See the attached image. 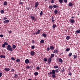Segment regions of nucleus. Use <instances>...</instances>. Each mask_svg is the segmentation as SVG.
<instances>
[{
  "mask_svg": "<svg viewBox=\"0 0 80 80\" xmlns=\"http://www.w3.org/2000/svg\"><path fill=\"white\" fill-rule=\"evenodd\" d=\"M50 74H52V76L53 78H56L55 76V70H52V72H50Z\"/></svg>",
  "mask_w": 80,
  "mask_h": 80,
  "instance_id": "obj_1",
  "label": "nucleus"
},
{
  "mask_svg": "<svg viewBox=\"0 0 80 80\" xmlns=\"http://www.w3.org/2000/svg\"><path fill=\"white\" fill-rule=\"evenodd\" d=\"M7 49V50H9V51L10 52H12V51H13L12 48L10 45H8Z\"/></svg>",
  "mask_w": 80,
  "mask_h": 80,
  "instance_id": "obj_2",
  "label": "nucleus"
},
{
  "mask_svg": "<svg viewBox=\"0 0 80 80\" xmlns=\"http://www.w3.org/2000/svg\"><path fill=\"white\" fill-rule=\"evenodd\" d=\"M9 22H10V20H6L3 22V23L4 24H6V23H8Z\"/></svg>",
  "mask_w": 80,
  "mask_h": 80,
  "instance_id": "obj_3",
  "label": "nucleus"
},
{
  "mask_svg": "<svg viewBox=\"0 0 80 80\" xmlns=\"http://www.w3.org/2000/svg\"><path fill=\"white\" fill-rule=\"evenodd\" d=\"M39 5V3H38V2H36L35 3V8H37L38 7V5Z\"/></svg>",
  "mask_w": 80,
  "mask_h": 80,
  "instance_id": "obj_4",
  "label": "nucleus"
},
{
  "mask_svg": "<svg viewBox=\"0 0 80 80\" xmlns=\"http://www.w3.org/2000/svg\"><path fill=\"white\" fill-rule=\"evenodd\" d=\"M52 58H49V59H48V63L49 64H50V63H51V61H52Z\"/></svg>",
  "mask_w": 80,
  "mask_h": 80,
  "instance_id": "obj_5",
  "label": "nucleus"
},
{
  "mask_svg": "<svg viewBox=\"0 0 80 80\" xmlns=\"http://www.w3.org/2000/svg\"><path fill=\"white\" fill-rule=\"evenodd\" d=\"M40 30H38L36 32V33H35H35L36 34V35H38L40 34Z\"/></svg>",
  "mask_w": 80,
  "mask_h": 80,
  "instance_id": "obj_6",
  "label": "nucleus"
},
{
  "mask_svg": "<svg viewBox=\"0 0 80 80\" xmlns=\"http://www.w3.org/2000/svg\"><path fill=\"white\" fill-rule=\"evenodd\" d=\"M25 63L27 64H28L29 63V60L28 59H27L25 60Z\"/></svg>",
  "mask_w": 80,
  "mask_h": 80,
  "instance_id": "obj_7",
  "label": "nucleus"
},
{
  "mask_svg": "<svg viewBox=\"0 0 80 80\" xmlns=\"http://www.w3.org/2000/svg\"><path fill=\"white\" fill-rule=\"evenodd\" d=\"M10 69L9 68H4V70H5V71H6V72H8L10 71Z\"/></svg>",
  "mask_w": 80,
  "mask_h": 80,
  "instance_id": "obj_8",
  "label": "nucleus"
},
{
  "mask_svg": "<svg viewBox=\"0 0 80 80\" xmlns=\"http://www.w3.org/2000/svg\"><path fill=\"white\" fill-rule=\"evenodd\" d=\"M50 49L51 50H54V49H55V48L53 46H50Z\"/></svg>",
  "mask_w": 80,
  "mask_h": 80,
  "instance_id": "obj_9",
  "label": "nucleus"
},
{
  "mask_svg": "<svg viewBox=\"0 0 80 80\" xmlns=\"http://www.w3.org/2000/svg\"><path fill=\"white\" fill-rule=\"evenodd\" d=\"M30 54L31 55H34V54H35V52L33 51H32L31 52Z\"/></svg>",
  "mask_w": 80,
  "mask_h": 80,
  "instance_id": "obj_10",
  "label": "nucleus"
},
{
  "mask_svg": "<svg viewBox=\"0 0 80 80\" xmlns=\"http://www.w3.org/2000/svg\"><path fill=\"white\" fill-rule=\"evenodd\" d=\"M70 22H71V23H75V20L73 19H71Z\"/></svg>",
  "mask_w": 80,
  "mask_h": 80,
  "instance_id": "obj_11",
  "label": "nucleus"
},
{
  "mask_svg": "<svg viewBox=\"0 0 80 80\" xmlns=\"http://www.w3.org/2000/svg\"><path fill=\"white\" fill-rule=\"evenodd\" d=\"M0 57L2 58H5V57H6L5 55H1L0 56Z\"/></svg>",
  "mask_w": 80,
  "mask_h": 80,
  "instance_id": "obj_12",
  "label": "nucleus"
},
{
  "mask_svg": "<svg viewBox=\"0 0 80 80\" xmlns=\"http://www.w3.org/2000/svg\"><path fill=\"white\" fill-rule=\"evenodd\" d=\"M58 60L59 62L60 63H62V62H63V60H62V59L61 58H60Z\"/></svg>",
  "mask_w": 80,
  "mask_h": 80,
  "instance_id": "obj_13",
  "label": "nucleus"
},
{
  "mask_svg": "<svg viewBox=\"0 0 80 80\" xmlns=\"http://www.w3.org/2000/svg\"><path fill=\"white\" fill-rule=\"evenodd\" d=\"M54 56H55L54 54H51L50 56L51 58H52L53 57H54Z\"/></svg>",
  "mask_w": 80,
  "mask_h": 80,
  "instance_id": "obj_14",
  "label": "nucleus"
},
{
  "mask_svg": "<svg viewBox=\"0 0 80 80\" xmlns=\"http://www.w3.org/2000/svg\"><path fill=\"white\" fill-rule=\"evenodd\" d=\"M53 8H58L59 7H58V5H54L53 6Z\"/></svg>",
  "mask_w": 80,
  "mask_h": 80,
  "instance_id": "obj_15",
  "label": "nucleus"
},
{
  "mask_svg": "<svg viewBox=\"0 0 80 80\" xmlns=\"http://www.w3.org/2000/svg\"><path fill=\"white\" fill-rule=\"evenodd\" d=\"M30 18H32V20H34V19H35L34 17H33V16H32V15H31L30 16Z\"/></svg>",
  "mask_w": 80,
  "mask_h": 80,
  "instance_id": "obj_16",
  "label": "nucleus"
},
{
  "mask_svg": "<svg viewBox=\"0 0 80 80\" xmlns=\"http://www.w3.org/2000/svg\"><path fill=\"white\" fill-rule=\"evenodd\" d=\"M73 5V4L71 2H69V3L68 6L69 7H72Z\"/></svg>",
  "mask_w": 80,
  "mask_h": 80,
  "instance_id": "obj_17",
  "label": "nucleus"
},
{
  "mask_svg": "<svg viewBox=\"0 0 80 80\" xmlns=\"http://www.w3.org/2000/svg\"><path fill=\"white\" fill-rule=\"evenodd\" d=\"M3 5L4 6H6L7 5V2L6 1H5L3 3Z\"/></svg>",
  "mask_w": 80,
  "mask_h": 80,
  "instance_id": "obj_18",
  "label": "nucleus"
},
{
  "mask_svg": "<svg viewBox=\"0 0 80 80\" xmlns=\"http://www.w3.org/2000/svg\"><path fill=\"white\" fill-rule=\"evenodd\" d=\"M55 72H56L57 73H58V72H59V70H58V69H56L55 70Z\"/></svg>",
  "mask_w": 80,
  "mask_h": 80,
  "instance_id": "obj_19",
  "label": "nucleus"
},
{
  "mask_svg": "<svg viewBox=\"0 0 80 80\" xmlns=\"http://www.w3.org/2000/svg\"><path fill=\"white\" fill-rule=\"evenodd\" d=\"M54 13L55 14H57L58 13V10H55L54 11Z\"/></svg>",
  "mask_w": 80,
  "mask_h": 80,
  "instance_id": "obj_20",
  "label": "nucleus"
},
{
  "mask_svg": "<svg viewBox=\"0 0 80 80\" xmlns=\"http://www.w3.org/2000/svg\"><path fill=\"white\" fill-rule=\"evenodd\" d=\"M58 51L57 50H54L53 52V53H58Z\"/></svg>",
  "mask_w": 80,
  "mask_h": 80,
  "instance_id": "obj_21",
  "label": "nucleus"
},
{
  "mask_svg": "<svg viewBox=\"0 0 80 80\" xmlns=\"http://www.w3.org/2000/svg\"><path fill=\"white\" fill-rule=\"evenodd\" d=\"M40 42L41 43H43L44 42H45V41L43 40H41Z\"/></svg>",
  "mask_w": 80,
  "mask_h": 80,
  "instance_id": "obj_22",
  "label": "nucleus"
},
{
  "mask_svg": "<svg viewBox=\"0 0 80 80\" xmlns=\"http://www.w3.org/2000/svg\"><path fill=\"white\" fill-rule=\"evenodd\" d=\"M70 37L69 36H67L66 37L67 40H69L70 39Z\"/></svg>",
  "mask_w": 80,
  "mask_h": 80,
  "instance_id": "obj_23",
  "label": "nucleus"
},
{
  "mask_svg": "<svg viewBox=\"0 0 80 80\" xmlns=\"http://www.w3.org/2000/svg\"><path fill=\"white\" fill-rule=\"evenodd\" d=\"M76 33H80V30H77L75 32Z\"/></svg>",
  "mask_w": 80,
  "mask_h": 80,
  "instance_id": "obj_24",
  "label": "nucleus"
},
{
  "mask_svg": "<svg viewBox=\"0 0 80 80\" xmlns=\"http://www.w3.org/2000/svg\"><path fill=\"white\" fill-rule=\"evenodd\" d=\"M38 75V73L37 72H34V75L36 76V75Z\"/></svg>",
  "mask_w": 80,
  "mask_h": 80,
  "instance_id": "obj_25",
  "label": "nucleus"
},
{
  "mask_svg": "<svg viewBox=\"0 0 80 80\" xmlns=\"http://www.w3.org/2000/svg\"><path fill=\"white\" fill-rule=\"evenodd\" d=\"M42 36L44 37H47V35L43 33L42 35Z\"/></svg>",
  "mask_w": 80,
  "mask_h": 80,
  "instance_id": "obj_26",
  "label": "nucleus"
},
{
  "mask_svg": "<svg viewBox=\"0 0 80 80\" xmlns=\"http://www.w3.org/2000/svg\"><path fill=\"white\" fill-rule=\"evenodd\" d=\"M56 27V25L55 24H53L52 26L53 28H55Z\"/></svg>",
  "mask_w": 80,
  "mask_h": 80,
  "instance_id": "obj_27",
  "label": "nucleus"
},
{
  "mask_svg": "<svg viewBox=\"0 0 80 80\" xmlns=\"http://www.w3.org/2000/svg\"><path fill=\"white\" fill-rule=\"evenodd\" d=\"M16 62H20V59H17L16 60Z\"/></svg>",
  "mask_w": 80,
  "mask_h": 80,
  "instance_id": "obj_28",
  "label": "nucleus"
},
{
  "mask_svg": "<svg viewBox=\"0 0 80 80\" xmlns=\"http://www.w3.org/2000/svg\"><path fill=\"white\" fill-rule=\"evenodd\" d=\"M49 7L50 9H52L53 8V6L52 5L49 6Z\"/></svg>",
  "mask_w": 80,
  "mask_h": 80,
  "instance_id": "obj_29",
  "label": "nucleus"
},
{
  "mask_svg": "<svg viewBox=\"0 0 80 80\" xmlns=\"http://www.w3.org/2000/svg\"><path fill=\"white\" fill-rule=\"evenodd\" d=\"M59 2L60 3H63V0H59Z\"/></svg>",
  "mask_w": 80,
  "mask_h": 80,
  "instance_id": "obj_30",
  "label": "nucleus"
},
{
  "mask_svg": "<svg viewBox=\"0 0 80 80\" xmlns=\"http://www.w3.org/2000/svg\"><path fill=\"white\" fill-rule=\"evenodd\" d=\"M26 9L27 10H31V9L30 8V7H28V8L27 7H26Z\"/></svg>",
  "mask_w": 80,
  "mask_h": 80,
  "instance_id": "obj_31",
  "label": "nucleus"
},
{
  "mask_svg": "<svg viewBox=\"0 0 80 80\" xmlns=\"http://www.w3.org/2000/svg\"><path fill=\"white\" fill-rule=\"evenodd\" d=\"M43 15V11H41V12L40 13V15L42 16Z\"/></svg>",
  "mask_w": 80,
  "mask_h": 80,
  "instance_id": "obj_32",
  "label": "nucleus"
},
{
  "mask_svg": "<svg viewBox=\"0 0 80 80\" xmlns=\"http://www.w3.org/2000/svg\"><path fill=\"white\" fill-rule=\"evenodd\" d=\"M18 77V75H17V74H15L14 76V78H17Z\"/></svg>",
  "mask_w": 80,
  "mask_h": 80,
  "instance_id": "obj_33",
  "label": "nucleus"
},
{
  "mask_svg": "<svg viewBox=\"0 0 80 80\" xmlns=\"http://www.w3.org/2000/svg\"><path fill=\"white\" fill-rule=\"evenodd\" d=\"M4 44L5 45H6V46H7L8 45V43H7V42H4Z\"/></svg>",
  "mask_w": 80,
  "mask_h": 80,
  "instance_id": "obj_34",
  "label": "nucleus"
},
{
  "mask_svg": "<svg viewBox=\"0 0 80 80\" xmlns=\"http://www.w3.org/2000/svg\"><path fill=\"white\" fill-rule=\"evenodd\" d=\"M15 48H16V46H15V45H12V48H14V49H15Z\"/></svg>",
  "mask_w": 80,
  "mask_h": 80,
  "instance_id": "obj_35",
  "label": "nucleus"
},
{
  "mask_svg": "<svg viewBox=\"0 0 80 80\" xmlns=\"http://www.w3.org/2000/svg\"><path fill=\"white\" fill-rule=\"evenodd\" d=\"M70 48H68L66 49V51L67 52H68V51H70Z\"/></svg>",
  "mask_w": 80,
  "mask_h": 80,
  "instance_id": "obj_36",
  "label": "nucleus"
},
{
  "mask_svg": "<svg viewBox=\"0 0 80 80\" xmlns=\"http://www.w3.org/2000/svg\"><path fill=\"white\" fill-rule=\"evenodd\" d=\"M44 62H47V58H45L44 59Z\"/></svg>",
  "mask_w": 80,
  "mask_h": 80,
  "instance_id": "obj_37",
  "label": "nucleus"
},
{
  "mask_svg": "<svg viewBox=\"0 0 80 80\" xmlns=\"http://www.w3.org/2000/svg\"><path fill=\"white\" fill-rule=\"evenodd\" d=\"M2 47H3V48H5V47H6L5 46V45L4 44H3L2 45Z\"/></svg>",
  "mask_w": 80,
  "mask_h": 80,
  "instance_id": "obj_38",
  "label": "nucleus"
},
{
  "mask_svg": "<svg viewBox=\"0 0 80 80\" xmlns=\"http://www.w3.org/2000/svg\"><path fill=\"white\" fill-rule=\"evenodd\" d=\"M54 68H58V66H54Z\"/></svg>",
  "mask_w": 80,
  "mask_h": 80,
  "instance_id": "obj_39",
  "label": "nucleus"
},
{
  "mask_svg": "<svg viewBox=\"0 0 80 80\" xmlns=\"http://www.w3.org/2000/svg\"><path fill=\"white\" fill-rule=\"evenodd\" d=\"M19 4H20V5H23V2H19Z\"/></svg>",
  "mask_w": 80,
  "mask_h": 80,
  "instance_id": "obj_40",
  "label": "nucleus"
},
{
  "mask_svg": "<svg viewBox=\"0 0 80 80\" xmlns=\"http://www.w3.org/2000/svg\"><path fill=\"white\" fill-rule=\"evenodd\" d=\"M72 55V53H70L68 55V57H71Z\"/></svg>",
  "mask_w": 80,
  "mask_h": 80,
  "instance_id": "obj_41",
  "label": "nucleus"
},
{
  "mask_svg": "<svg viewBox=\"0 0 80 80\" xmlns=\"http://www.w3.org/2000/svg\"><path fill=\"white\" fill-rule=\"evenodd\" d=\"M11 59L12 60H14V61L15 60V58H13V57L11 58Z\"/></svg>",
  "mask_w": 80,
  "mask_h": 80,
  "instance_id": "obj_42",
  "label": "nucleus"
},
{
  "mask_svg": "<svg viewBox=\"0 0 80 80\" xmlns=\"http://www.w3.org/2000/svg\"><path fill=\"white\" fill-rule=\"evenodd\" d=\"M1 13H4V11L3 10H2L1 11Z\"/></svg>",
  "mask_w": 80,
  "mask_h": 80,
  "instance_id": "obj_43",
  "label": "nucleus"
},
{
  "mask_svg": "<svg viewBox=\"0 0 80 80\" xmlns=\"http://www.w3.org/2000/svg\"><path fill=\"white\" fill-rule=\"evenodd\" d=\"M68 75H70L71 76V75H72V74L71 73V72H69Z\"/></svg>",
  "mask_w": 80,
  "mask_h": 80,
  "instance_id": "obj_44",
  "label": "nucleus"
},
{
  "mask_svg": "<svg viewBox=\"0 0 80 80\" xmlns=\"http://www.w3.org/2000/svg\"><path fill=\"white\" fill-rule=\"evenodd\" d=\"M50 48H47V50L48 51H50Z\"/></svg>",
  "mask_w": 80,
  "mask_h": 80,
  "instance_id": "obj_45",
  "label": "nucleus"
},
{
  "mask_svg": "<svg viewBox=\"0 0 80 80\" xmlns=\"http://www.w3.org/2000/svg\"><path fill=\"white\" fill-rule=\"evenodd\" d=\"M54 2H55V1H54V0H52V1H51V3H54Z\"/></svg>",
  "mask_w": 80,
  "mask_h": 80,
  "instance_id": "obj_46",
  "label": "nucleus"
},
{
  "mask_svg": "<svg viewBox=\"0 0 80 80\" xmlns=\"http://www.w3.org/2000/svg\"><path fill=\"white\" fill-rule=\"evenodd\" d=\"M73 57H74V58L75 59V58H76L77 57V56H75V55H73Z\"/></svg>",
  "mask_w": 80,
  "mask_h": 80,
  "instance_id": "obj_47",
  "label": "nucleus"
},
{
  "mask_svg": "<svg viewBox=\"0 0 80 80\" xmlns=\"http://www.w3.org/2000/svg\"><path fill=\"white\" fill-rule=\"evenodd\" d=\"M7 18H3L2 19V20H7Z\"/></svg>",
  "mask_w": 80,
  "mask_h": 80,
  "instance_id": "obj_48",
  "label": "nucleus"
},
{
  "mask_svg": "<svg viewBox=\"0 0 80 80\" xmlns=\"http://www.w3.org/2000/svg\"><path fill=\"white\" fill-rule=\"evenodd\" d=\"M2 75H3V74H2V73L0 72V77H1L2 76Z\"/></svg>",
  "mask_w": 80,
  "mask_h": 80,
  "instance_id": "obj_49",
  "label": "nucleus"
},
{
  "mask_svg": "<svg viewBox=\"0 0 80 80\" xmlns=\"http://www.w3.org/2000/svg\"><path fill=\"white\" fill-rule=\"evenodd\" d=\"M32 49H34V48H35V46H32Z\"/></svg>",
  "mask_w": 80,
  "mask_h": 80,
  "instance_id": "obj_50",
  "label": "nucleus"
},
{
  "mask_svg": "<svg viewBox=\"0 0 80 80\" xmlns=\"http://www.w3.org/2000/svg\"><path fill=\"white\" fill-rule=\"evenodd\" d=\"M30 68V67L29 66H28L27 67H26V68H27V69H29V68Z\"/></svg>",
  "mask_w": 80,
  "mask_h": 80,
  "instance_id": "obj_51",
  "label": "nucleus"
},
{
  "mask_svg": "<svg viewBox=\"0 0 80 80\" xmlns=\"http://www.w3.org/2000/svg\"><path fill=\"white\" fill-rule=\"evenodd\" d=\"M0 37H1L2 38V37H3V34H1L0 35Z\"/></svg>",
  "mask_w": 80,
  "mask_h": 80,
  "instance_id": "obj_52",
  "label": "nucleus"
},
{
  "mask_svg": "<svg viewBox=\"0 0 80 80\" xmlns=\"http://www.w3.org/2000/svg\"><path fill=\"white\" fill-rule=\"evenodd\" d=\"M37 70H39V69H40V67H37Z\"/></svg>",
  "mask_w": 80,
  "mask_h": 80,
  "instance_id": "obj_53",
  "label": "nucleus"
},
{
  "mask_svg": "<svg viewBox=\"0 0 80 80\" xmlns=\"http://www.w3.org/2000/svg\"><path fill=\"white\" fill-rule=\"evenodd\" d=\"M15 71V70L13 69H12L11 70V71L12 72H13Z\"/></svg>",
  "mask_w": 80,
  "mask_h": 80,
  "instance_id": "obj_54",
  "label": "nucleus"
},
{
  "mask_svg": "<svg viewBox=\"0 0 80 80\" xmlns=\"http://www.w3.org/2000/svg\"><path fill=\"white\" fill-rule=\"evenodd\" d=\"M63 1L65 3H67V0H63Z\"/></svg>",
  "mask_w": 80,
  "mask_h": 80,
  "instance_id": "obj_55",
  "label": "nucleus"
},
{
  "mask_svg": "<svg viewBox=\"0 0 80 80\" xmlns=\"http://www.w3.org/2000/svg\"><path fill=\"white\" fill-rule=\"evenodd\" d=\"M32 43H35V41L33 40H32Z\"/></svg>",
  "mask_w": 80,
  "mask_h": 80,
  "instance_id": "obj_56",
  "label": "nucleus"
},
{
  "mask_svg": "<svg viewBox=\"0 0 80 80\" xmlns=\"http://www.w3.org/2000/svg\"><path fill=\"white\" fill-rule=\"evenodd\" d=\"M9 33H12V31L10 30V31H8Z\"/></svg>",
  "mask_w": 80,
  "mask_h": 80,
  "instance_id": "obj_57",
  "label": "nucleus"
},
{
  "mask_svg": "<svg viewBox=\"0 0 80 80\" xmlns=\"http://www.w3.org/2000/svg\"><path fill=\"white\" fill-rule=\"evenodd\" d=\"M52 20H53V19H54V18L53 17V16H52Z\"/></svg>",
  "mask_w": 80,
  "mask_h": 80,
  "instance_id": "obj_58",
  "label": "nucleus"
},
{
  "mask_svg": "<svg viewBox=\"0 0 80 80\" xmlns=\"http://www.w3.org/2000/svg\"><path fill=\"white\" fill-rule=\"evenodd\" d=\"M52 22H53V23H54V22H55V20H52Z\"/></svg>",
  "mask_w": 80,
  "mask_h": 80,
  "instance_id": "obj_59",
  "label": "nucleus"
},
{
  "mask_svg": "<svg viewBox=\"0 0 80 80\" xmlns=\"http://www.w3.org/2000/svg\"><path fill=\"white\" fill-rule=\"evenodd\" d=\"M63 52H62L60 53V55H62V54H63Z\"/></svg>",
  "mask_w": 80,
  "mask_h": 80,
  "instance_id": "obj_60",
  "label": "nucleus"
},
{
  "mask_svg": "<svg viewBox=\"0 0 80 80\" xmlns=\"http://www.w3.org/2000/svg\"><path fill=\"white\" fill-rule=\"evenodd\" d=\"M71 18H75L74 17H71Z\"/></svg>",
  "mask_w": 80,
  "mask_h": 80,
  "instance_id": "obj_61",
  "label": "nucleus"
},
{
  "mask_svg": "<svg viewBox=\"0 0 80 80\" xmlns=\"http://www.w3.org/2000/svg\"><path fill=\"white\" fill-rule=\"evenodd\" d=\"M50 72L48 73V75H50Z\"/></svg>",
  "mask_w": 80,
  "mask_h": 80,
  "instance_id": "obj_62",
  "label": "nucleus"
},
{
  "mask_svg": "<svg viewBox=\"0 0 80 80\" xmlns=\"http://www.w3.org/2000/svg\"><path fill=\"white\" fill-rule=\"evenodd\" d=\"M68 70H70V68L68 69Z\"/></svg>",
  "mask_w": 80,
  "mask_h": 80,
  "instance_id": "obj_63",
  "label": "nucleus"
},
{
  "mask_svg": "<svg viewBox=\"0 0 80 80\" xmlns=\"http://www.w3.org/2000/svg\"><path fill=\"white\" fill-rule=\"evenodd\" d=\"M68 80H70V79H68Z\"/></svg>",
  "mask_w": 80,
  "mask_h": 80,
  "instance_id": "obj_64",
  "label": "nucleus"
}]
</instances>
